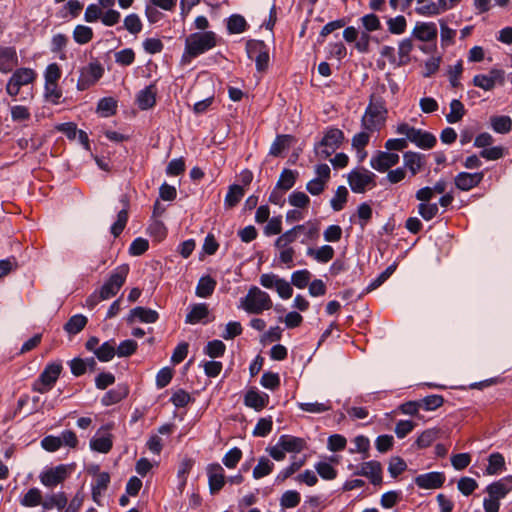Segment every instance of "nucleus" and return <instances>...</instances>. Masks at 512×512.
<instances>
[{"mask_svg": "<svg viewBox=\"0 0 512 512\" xmlns=\"http://www.w3.org/2000/svg\"><path fill=\"white\" fill-rule=\"evenodd\" d=\"M385 90V86L381 85L377 88L378 93L371 94L369 104L362 116L361 126L369 132L380 131L385 126L388 110L384 99L380 95Z\"/></svg>", "mask_w": 512, "mask_h": 512, "instance_id": "1", "label": "nucleus"}, {"mask_svg": "<svg viewBox=\"0 0 512 512\" xmlns=\"http://www.w3.org/2000/svg\"><path fill=\"white\" fill-rule=\"evenodd\" d=\"M129 273V266L127 264H122L115 268V270L111 273L109 278L104 282V284L100 287L98 292H94L87 299V306L93 308L102 300H108L120 291L122 286L124 285L126 278Z\"/></svg>", "mask_w": 512, "mask_h": 512, "instance_id": "2", "label": "nucleus"}, {"mask_svg": "<svg viewBox=\"0 0 512 512\" xmlns=\"http://www.w3.org/2000/svg\"><path fill=\"white\" fill-rule=\"evenodd\" d=\"M217 45V36L213 31L196 32L190 34L185 40V50L181 59L182 63H188Z\"/></svg>", "mask_w": 512, "mask_h": 512, "instance_id": "3", "label": "nucleus"}, {"mask_svg": "<svg viewBox=\"0 0 512 512\" xmlns=\"http://www.w3.org/2000/svg\"><path fill=\"white\" fill-rule=\"evenodd\" d=\"M272 306L269 294L257 286H252L247 295L241 298L239 307L249 314H261L263 311L270 310Z\"/></svg>", "mask_w": 512, "mask_h": 512, "instance_id": "4", "label": "nucleus"}, {"mask_svg": "<svg viewBox=\"0 0 512 512\" xmlns=\"http://www.w3.org/2000/svg\"><path fill=\"white\" fill-rule=\"evenodd\" d=\"M301 226H294L292 229L281 234L275 241V248L278 251V259L281 264L287 266V268H292L294 266V257L296 251L294 247H292V243H294L298 237V229Z\"/></svg>", "mask_w": 512, "mask_h": 512, "instance_id": "5", "label": "nucleus"}, {"mask_svg": "<svg viewBox=\"0 0 512 512\" xmlns=\"http://www.w3.org/2000/svg\"><path fill=\"white\" fill-rule=\"evenodd\" d=\"M347 181L354 193H365L376 187V175L364 167L351 170L347 175Z\"/></svg>", "mask_w": 512, "mask_h": 512, "instance_id": "6", "label": "nucleus"}, {"mask_svg": "<svg viewBox=\"0 0 512 512\" xmlns=\"http://www.w3.org/2000/svg\"><path fill=\"white\" fill-rule=\"evenodd\" d=\"M62 370L63 366L61 362L48 363L38 379L32 384V390L40 394L49 392L57 382Z\"/></svg>", "mask_w": 512, "mask_h": 512, "instance_id": "7", "label": "nucleus"}, {"mask_svg": "<svg viewBox=\"0 0 512 512\" xmlns=\"http://www.w3.org/2000/svg\"><path fill=\"white\" fill-rule=\"evenodd\" d=\"M344 133L338 128H329L321 141L315 146V153L319 159H327L342 144Z\"/></svg>", "mask_w": 512, "mask_h": 512, "instance_id": "8", "label": "nucleus"}, {"mask_svg": "<svg viewBox=\"0 0 512 512\" xmlns=\"http://www.w3.org/2000/svg\"><path fill=\"white\" fill-rule=\"evenodd\" d=\"M37 78V73L32 68L22 67L16 69L6 84V92L11 97H16L23 86L32 84Z\"/></svg>", "mask_w": 512, "mask_h": 512, "instance_id": "9", "label": "nucleus"}, {"mask_svg": "<svg viewBox=\"0 0 512 512\" xmlns=\"http://www.w3.org/2000/svg\"><path fill=\"white\" fill-rule=\"evenodd\" d=\"M104 74V67L98 61H92L83 66L79 71L77 89L84 91L98 82Z\"/></svg>", "mask_w": 512, "mask_h": 512, "instance_id": "10", "label": "nucleus"}, {"mask_svg": "<svg viewBox=\"0 0 512 512\" xmlns=\"http://www.w3.org/2000/svg\"><path fill=\"white\" fill-rule=\"evenodd\" d=\"M113 428V423L102 425L90 440L91 450L103 454L109 453L113 447V435L110 433Z\"/></svg>", "mask_w": 512, "mask_h": 512, "instance_id": "11", "label": "nucleus"}, {"mask_svg": "<svg viewBox=\"0 0 512 512\" xmlns=\"http://www.w3.org/2000/svg\"><path fill=\"white\" fill-rule=\"evenodd\" d=\"M68 465L60 464L58 466L46 469L39 475L40 482L47 488H54L62 484L71 473Z\"/></svg>", "mask_w": 512, "mask_h": 512, "instance_id": "12", "label": "nucleus"}, {"mask_svg": "<svg viewBox=\"0 0 512 512\" xmlns=\"http://www.w3.org/2000/svg\"><path fill=\"white\" fill-rule=\"evenodd\" d=\"M248 57L256 62L258 71H265L269 64V51L263 41L252 40L247 43Z\"/></svg>", "mask_w": 512, "mask_h": 512, "instance_id": "13", "label": "nucleus"}, {"mask_svg": "<svg viewBox=\"0 0 512 512\" xmlns=\"http://www.w3.org/2000/svg\"><path fill=\"white\" fill-rule=\"evenodd\" d=\"M505 81V72L501 69L493 68L489 74H477L473 78V85L485 91H491L496 84L503 85Z\"/></svg>", "mask_w": 512, "mask_h": 512, "instance_id": "14", "label": "nucleus"}, {"mask_svg": "<svg viewBox=\"0 0 512 512\" xmlns=\"http://www.w3.org/2000/svg\"><path fill=\"white\" fill-rule=\"evenodd\" d=\"M399 155L389 151H377L370 159V166L378 172H387L399 162Z\"/></svg>", "mask_w": 512, "mask_h": 512, "instance_id": "15", "label": "nucleus"}, {"mask_svg": "<svg viewBox=\"0 0 512 512\" xmlns=\"http://www.w3.org/2000/svg\"><path fill=\"white\" fill-rule=\"evenodd\" d=\"M383 470L380 462L371 460L363 462L359 470L355 471L354 474L358 476H364L370 480L373 485H380L383 481L382 476Z\"/></svg>", "mask_w": 512, "mask_h": 512, "instance_id": "16", "label": "nucleus"}, {"mask_svg": "<svg viewBox=\"0 0 512 512\" xmlns=\"http://www.w3.org/2000/svg\"><path fill=\"white\" fill-rule=\"evenodd\" d=\"M211 494H217L225 485L226 478L223 467L218 463L209 464L206 468Z\"/></svg>", "mask_w": 512, "mask_h": 512, "instance_id": "17", "label": "nucleus"}, {"mask_svg": "<svg viewBox=\"0 0 512 512\" xmlns=\"http://www.w3.org/2000/svg\"><path fill=\"white\" fill-rule=\"evenodd\" d=\"M512 491V476L501 478L486 487L488 496L498 501L504 499Z\"/></svg>", "mask_w": 512, "mask_h": 512, "instance_id": "18", "label": "nucleus"}, {"mask_svg": "<svg viewBox=\"0 0 512 512\" xmlns=\"http://www.w3.org/2000/svg\"><path fill=\"white\" fill-rule=\"evenodd\" d=\"M484 173L476 172V173H467L460 172L455 176L454 182L455 186L462 191H469L472 188L478 186L483 180Z\"/></svg>", "mask_w": 512, "mask_h": 512, "instance_id": "19", "label": "nucleus"}, {"mask_svg": "<svg viewBox=\"0 0 512 512\" xmlns=\"http://www.w3.org/2000/svg\"><path fill=\"white\" fill-rule=\"evenodd\" d=\"M444 482L445 475L442 472H429L415 478L416 485L422 489H437L442 487Z\"/></svg>", "mask_w": 512, "mask_h": 512, "instance_id": "20", "label": "nucleus"}, {"mask_svg": "<svg viewBox=\"0 0 512 512\" xmlns=\"http://www.w3.org/2000/svg\"><path fill=\"white\" fill-rule=\"evenodd\" d=\"M437 34V26L433 22H418L412 31L413 37L422 42L435 41Z\"/></svg>", "mask_w": 512, "mask_h": 512, "instance_id": "21", "label": "nucleus"}, {"mask_svg": "<svg viewBox=\"0 0 512 512\" xmlns=\"http://www.w3.org/2000/svg\"><path fill=\"white\" fill-rule=\"evenodd\" d=\"M18 66V55L14 47H0V72L9 73Z\"/></svg>", "mask_w": 512, "mask_h": 512, "instance_id": "22", "label": "nucleus"}, {"mask_svg": "<svg viewBox=\"0 0 512 512\" xmlns=\"http://www.w3.org/2000/svg\"><path fill=\"white\" fill-rule=\"evenodd\" d=\"M159 319V314L157 311L138 306L130 310V313L127 317V321L129 323H133L135 320H138L142 323H155Z\"/></svg>", "mask_w": 512, "mask_h": 512, "instance_id": "23", "label": "nucleus"}, {"mask_svg": "<svg viewBox=\"0 0 512 512\" xmlns=\"http://www.w3.org/2000/svg\"><path fill=\"white\" fill-rule=\"evenodd\" d=\"M269 402V396L266 393H261L256 389H250L247 391L244 397V403L246 406L261 411L264 409Z\"/></svg>", "mask_w": 512, "mask_h": 512, "instance_id": "24", "label": "nucleus"}, {"mask_svg": "<svg viewBox=\"0 0 512 512\" xmlns=\"http://www.w3.org/2000/svg\"><path fill=\"white\" fill-rule=\"evenodd\" d=\"M404 167L409 170L412 176H415L425 166L424 155L412 151H408L403 155Z\"/></svg>", "mask_w": 512, "mask_h": 512, "instance_id": "25", "label": "nucleus"}, {"mask_svg": "<svg viewBox=\"0 0 512 512\" xmlns=\"http://www.w3.org/2000/svg\"><path fill=\"white\" fill-rule=\"evenodd\" d=\"M157 88L155 84H150L137 95V104L141 110L152 108L156 104Z\"/></svg>", "mask_w": 512, "mask_h": 512, "instance_id": "26", "label": "nucleus"}, {"mask_svg": "<svg viewBox=\"0 0 512 512\" xmlns=\"http://www.w3.org/2000/svg\"><path fill=\"white\" fill-rule=\"evenodd\" d=\"M444 0H438V2L426 1L417 2V7L415 9L416 13L422 16H434L438 15L447 10V6H445Z\"/></svg>", "mask_w": 512, "mask_h": 512, "instance_id": "27", "label": "nucleus"}, {"mask_svg": "<svg viewBox=\"0 0 512 512\" xmlns=\"http://www.w3.org/2000/svg\"><path fill=\"white\" fill-rule=\"evenodd\" d=\"M278 442L286 453H300L306 448V441L303 438L292 435H281Z\"/></svg>", "mask_w": 512, "mask_h": 512, "instance_id": "28", "label": "nucleus"}, {"mask_svg": "<svg viewBox=\"0 0 512 512\" xmlns=\"http://www.w3.org/2000/svg\"><path fill=\"white\" fill-rule=\"evenodd\" d=\"M122 209L117 214L116 222L111 226V233L118 237L124 230L128 221L129 200L126 196L121 198Z\"/></svg>", "mask_w": 512, "mask_h": 512, "instance_id": "29", "label": "nucleus"}, {"mask_svg": "<svg viewBox=\"0 0 512 512\" xmlns=\"http://www.w3.org/2000/svg\"><path fill=\"white\" fill-rule=\"evenodd\" d=\"M68 504V498L65 492L60 491L57 493L49 494L43 500L42 508L51 510L56 508L58 511H63Z\"/></svg>", "mask_w": 512, "mask_h": 512, "instance_id": "30", "label": "nucleus"}, {"mask_svg": "<svg viewBox=\"0 0 512 512\" xmlns=\"http://www.w3.org/2000/svg\"><path fill=\"white\" fill-rule=\"evenodd\" d=\"M409 141L413 142L422 149H431L436 144V137L429 132L415 128Z\"/></svg>", "mask_w": 512, "mask_h": 512, "instance_id": "31", "label": "nucleus"}, {"mask_svg": "<svg viewBox=\"0 0 512 512\" xmlns=\"http://www.w3.org/2000/svg\"><path fill=\"white\" fill-rule=\"evenodd\" d=\"M129 393V390L126 386H117L116 388H113L105 393V395L102 397V404L104 406H111L118 402H120L122 399H124Z\"/></svg>", "mask_w": 512, "mask_h": 512, "instance_id": "32", "label": "nucleus"}, {"mask_svg": "<svg viewBox=\"0 0 512 512\" xmlns=\"http://www.w3.org/2000/svg\"><path fill=\"white\" fill-rule=\"evenodd\" d=\"M307 255L319 263H327L333 259L335 251L330 245H324L317 249L308 248Z\"/></svg>", "mask_w": 512, "mask_h": 512, "instance_id": "33", "label": "nucleus"}, {"mask_svg": "<svg viewBox=\"0 0 512 512\" xmlns=\"http://www.w3.org/2000/svg\"><path fill=\"white\" fill-rule=\"evenodd\" d=\"M505 470V459L499 452L490 454L488 465L485 469L487 475H498Z\"/></svg>", "mask_w": 512, "mask_h": 512, "instance_id": "34", "label": "nucleus"}, {"mask_svg": "<svg viewBox=\"0 0 512 512\" xmlns=\"http://www.w3.org/2000/svg\"><path fill=\"white\" fill-rule=\"evenodd\" d=\"M490 126L496 133L507 134L512 130V119L506 115L492 116Z\"/></svg>", "mask_w": 512, "mask_h": 512, "instance_id": "35", "label": "nucleus"}, {"mask_svg": "<svg viewBox=\"0 0 512 512\" xmlns=\"http://www.w3.org/2000/svg\"><path fill=\"white\" fill-rule=\"evenodd\" d=\"M450 111L446 114V120L450 124L460 122L466 114V109L463 103L458 99H453L450 102Z\"/></svg>", "mask_w": 512, "mask_h": 512, "instance_id": "36", "label": "nucleus"}, {"mask_svg": "<svg viewBox=\"0 0 512 512\" xmlns=\"http://www.w3.org/2000/svg\"><path fill=\"white\" fill-rule=\"evenodd\" d=\"M216 284L212 277L203 276L199 279L195 293L200 298H207L213 294Z\"/></svg>", "mask_w": 512, "mask_h": 512, "instance_id": "37", "label": "nucleus"}, {"mask_svg": "<svg viewBox=\"0 0 512 512\" xmlns=\"http://www.w3.org/2000/svg\"><path fill=\"white\" fill-rule=\"evenodd\" d=\"M298 407L308 413L312 414H320L327 412L332 409V403L330 400H326L324 402H304V403H298Z\"/></svg>", "mask_w": 512, "mask_h": 512, "instance_id": "38", "label": "nucleus"}, {"mask_svg": "<svg viewBox=\"0 0 512 512\" xmlns=\"http://www.w3.org/2000/svg\"><path fill=\"white\" fill-rule=\"evenodd\" d=\"M20 504L24 507H36L43 504L42 492L38 488H30L20 499Z\"/></svg>", "mask_w": 512, "mask_h": 512, "instance_id": "39", "label": "nucleus"}, {"mask_svg": "<svg viewBox=\"0 0 512 512\" xmlns=\"http://www.w3.org/2000/svg\"><path fill=\"white\" fill-rule=\"evenodd\" d=\"M209 314L208 306L204 303L194 304L186 316V323L196 324Z\"/></svg>", "mask_w": 512, "mask_h": 512, "instance_id": "40", "label": "nucleus"}, {"mask_svg": "<svg viewBox=\"0 0 512 512\" xmlns=\"http://www.w3.org/2000/svg\"><path fill=\"white\" fill-rule=\"evenodd\" d=\"M413 50L412 40L409 38L403 39L398 45V62L397 66H404L410 62V53Z\"/></svg>", "mask_w": 512, "mask_h": 512, "instance_id": "41", "label": "nucleus"}, {"mask_svg": "<svg viewBox=\"0 0 512 512\" xmlns=\"http://www.w3.org/2000/svg\"><path fill=\"white\" fill-rule=\"evenodd\" d=\"M297 176L298 173L296 171L284 169L280 174L276 186L281 188L282 191H288L295 185Z\"/></svg>", "mask_w": 512, "mask_h": 512, "instance_id": "42", "label": "nucleus"}, {"mask_svg": "<svg viewBox=\"0 0 512 512\" xmlns=\"http://www.w3.org/2000/svg\"><path fill=\"white\" fill-rule=\"evenodd\" d=\"M87 324V318L84 315L77 314L72 316L64 325V330L69 334H77L81 330L84 329V327Z\"/></svg>", "mask_w": 512, "mask_h": 512, "instance_id": "43", "label": "nucleus"}, {"mask_svg": "<svg viewBox=\"0 0 512 512\" xmlns=\"http://www.w3.org/2000/svg\"><path fill=\"white\" fill-rule=\"evenodd\" d=\"M293 141L290 135H278L270 147V155L279 156L284 150L288 149Z\"/></svg>", "mask_w": 512, "mask_h": 512, "instance_id": "44", "label": "nucleus"}, {"mask_svg": "<svg viewBox=\"0 0 512 512\" xmlns=\"http://www.w3.org/2000/svg\"><path fill=\"white\" fill-rule=\"evenodd\" d=\"M69 42L68 36L62 33L55 34L52 37L51 40V50L54 53L59 54V58L61 60L66 59V54L64 52V49L66 48L67 44Z\"/></svg>", "mask_w": 512, "mask_h": 512, "instance_id": "45", "label": "nucleus"}, {"mask_svg": "<svg viewBox=\"0 0 512 512\" xmlns=\"http://www.w3.org/2000/svg\"><path fill=\"white\" fill-rule=\"evenodd\" d=\"M62 90L58 84H44V98L45 101L57 105L62 98Z\"/></svg>", "mask_w": 512, "mask_h": 512, "instance_id": "46", "label": "nucleus"}, {"mask_svg": "<svg viewBox=\"0 0 512 512\" xmlns=\"http://www.w3.org/2000/svg\"><path fill=\"white\" fill-rule=\"evenodd\" d=\"M274 468V464L266 457H261L258 460V464L253 469V477L255 479H261L269 475Z\"/></svg>", "mask_w": 512, "mask_h": 512, "instance_id": "47", "label": "nucleus"}, {"mask_svg": "<svg viewBox=\"0 0 512 512\" xmlns=\"http://www.w3.org/2000/svg\"><path fill=\"white\" fill-rule=\"evenodd\" d=\"M73 38L80 45L87 44L93 38V30L85 25H77L73 31Z\"/></svg>", "mask_w": 512, "mask_h": 512, "instance_id": "48", "label": "nucleus"}, {"mask_svg": "<svg viewBox=\"0 0 512 512\" xmlns=\"http://www.w3.org/2000/svg\"><path fill=\"white\" fill-rule=\"evenodd\" d=\"M312 275L307 269L298 270L292 273L291 283L299 289H304L310 282Z\"/></svg>", "mask_w": 512, "mask_h": 512, "instance_id": "49", "label": "nucleus"}, {"mask_svg": "<svg viewBox=\"0 0 512 512\" xmlns=\"http://www.w3.org/2000/svg\"><path fill=\"white\" fill-rule=\"evenodd\" d=\"M247 23L243 16L235 14L228 19L227 28L232 34H239L246 30Z\"/></svg>", "mask_w": 512, "mask_h": 512, "instance_id": "50", "label": "nucleus"}, {"mask_svg": "<svg viewBox=\"0 0 512 512\" xmlns=\"http://www.w3.org/2000/svg\"><path fill=\"white\" fill-rule=\"evenodd\" d=\"M289 204L293 207L306 209L310 205V198L302 191H294L288 197Z\"/></svg>", "mask_w": 512, "mask_h": 512, "instance_id": "51", "label": "nucleus"}, {"mask_svg": "<svg viewBox=\"0 0 512 512\" xmlns=\"http://www.w3.org/2000/svg\"><path fill=\"white\" fill-rule=\"evenodd\" d=\"M348 198V190L345 186H339L335 192V195L331 199V207L335 211H340L343 209L345 203Z\"/></svg>", "mask_w": 512, "mask_h": 512, "instance_id": "52", "label": "nucleus"}, {"mask_svg": "<svg viewBox=\"0 0 512 512\" xmlns=\"http://www.w3.org/2000/svg\"><path fill=\"white\" fill-rule=\"evenodd\" d=\"M124 27L129 33L137 35L141 32L143 24L140 17L132 13L124 18Z\"/></svg>", "mask_w": 512, "mask_h": 512, "instance_id": "53", "label": "nucleus"}, {"mask_svg": "<svg viewBox=\"0 0 512 512\" xmlns=\"http://www.w3.org/2000/svg\"><path fill=\"white\" fill-rule=\"evenodd\" d=\"M226 350L225 344L221 340L209 341L204 348V352L211 358H218L224 355Z\"/></svg>", "mask_w": 512, "mask_h": 512, "instance_id": "54", "label": "nucleus"}, {"mask_svg": "<svg viewBox=\"0 0 512 512\" xmlns=\"http://www.w3.org/2000/svg\"><path fill=\"white\" fill-rule=\"evenodd\" d=\"M116 353L114 343L105 342L97 350H95L96 357L102 362L110 361Z\"/></svg>", "mask_w": 512, "mask_h": 512, "instance_id": "55", "label": "nucleus"}, {"mask_svg": "<svg viewBox=\"0 0 512 512\" xmlns=\"http://www.w3.org/2000/svg\"><path fill=\"white\" fill-rule=\"evenodd\" d=\"M243 196L244 189L240 185H232L229 187L228 193L225 197V204L228 207H234L239 203Z\"/></svg>", "mask_w": 512, "mask_h": 512, "instance_id": "56", "label": "nucleus"}, {"mask_svg": "<svg viewBox=\"0 0 512 512\" xmlns=\"http://www.w3.org/2000/svg\"><path fill=\"white\" fill-rule=\"evenodd\" d=\"M388 30L392 34H403L407 27V21L404 16L399 15L387 20Z\"/></svg>", "mask_w": 512, "mask_h": 512, "instance_id": "57", "label": "nucleus"}, {"mask_svg": "<svg viewBox=\"0 0 512 512\" xmlns=\"http://www.w3.org/2000/svg\"><path fill=\"white\" fill-rule=\"evenodd\" d=\"M61 75L62 72L60 66L57 63L49 64L44 72L45 84H58Z\"/></svg>", "mask_w": 512, "mask_h": 512, "instance_id": "58", "label": "nucleus"}, {"mask_svg": "<svg viewBox=\"0 0 512 512\" xmlns=\"http://www.w3.org/2000/svg\"><path fill=\"white\" fill-rule=\"evenodd\" d=\"M300 494L295 490H288L283 493L280 499V505L283 508H294L300 503Z\"/></svg>", "mask_w": 512, "mask_h": 512, "instance_id": "59", "label": "nucleus"}, {"mask_svg": "<svg viewBox=\"0 0 512 512\" xmlns=\"http://www.w3.org/2000/svg\"><path fill=\"white\" fill-rule=\"evenodd\" d=\"M110 483V475L107 472L99 473L92 488L93 498L105 491Z\"/></svg>", "mask_w": 512, "mask_h": 512, "instance_id": "60", "label": "nucleus"}, {"mask_svg": "<svg viewBox=\"0 0 512 512\" xmlns=\"http://www.w3.org/2000/svg\"><path fill=\"white\" fill-rule=\"evenodd\" d=\"M45 139L44 137H32L30 139H27V138H20L18 141H17V145L20 149H31L32 152H36L38 151L43 143H44Z\"/></svg>", "mask_w": 512, "mask_h": 512, "instance_id": "61", "label": "nucleus"}, {"mask_svg": "<svg viewBox=\"0 0 512 512\" xmlns=\"http://www.w3.org/2000/svg\"><path fill=\"white\" fill-rule=\"evenodd\" d=\"M438 438V430L427 429L423 431L416 440L419 448L429 447Z\"/></svg>", "mask_w": 512, "mask_h": 512, "instance_id": "62", "label": "nucleus"}, {"mask_svg": "<svg viewBox=\"0 0 512 512\" xmlns=\"http://www.w3.org/2000/svg\"><path fill=\"white\" fill-rule=\"evenodd\" d=\"M457 487L464 496H469L478 488V483L473 478L461 477L457 483Z\"/></svg>", "mask_w": 512, "mask_h": 512, "instance_id": "63", "label": "nucleus"}, {"mask_svg": "<svg viewBox=\"0 0 512 512\" xmlns=\"http://www.w3.org/2000/svg\"><path fill=\"white\" fill-rule=\"evenodd\" d=\"M371 133L372 132H369V131L363 129L361 132H359L353 136L352 147L355 148L358 153H362L363 149L369 143Z\"/></svg>", "mask_w": 512, "mask_h": 512, "instance_id": "64", "label": "nucleus"}]
</instances>
